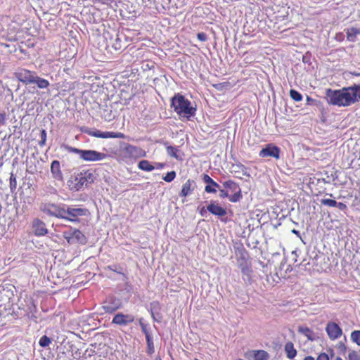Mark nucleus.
<instances>
[{
  "label": "nucleus",
  "mask_w": 360,
  "mask_h": 360,
  "mask_svg": "<svg viewBox=\"0 0 360 360\" xmlns=\"http://www.w3.org/2000/svg\"><path fill=\"white\" fill-rule=\"evenodd\" d=\"M326 98L329 104L339 107L349 106L360 101V85L354 84L338 90L328 89Z\"/></svg>",
  "instance_id": "obj_1"
},
{
  "label": "nucleus",
  "mask_w": 360,
  "mask_h": 360,
  "mask_svg": "<svg viewBox=\"0 0 360 360\" xmlns=\"http://www.w3.org/2000/svg\"><path fill=\"white\" fill-rule=\"evenodd\" d=\"M266 252H264L261 248L253 247L255 257L260 255L262 259L267 260V263L276 264L280 262L281 266L286 262L285 249L279 241L269 240V241H266Z\"/></svg>",
  "instance_id": "obj_2"
},
{
  "label": "nucleus",
  "mask_w": 360,
  "mask_h": 360,
  "mask_svg": "<svg viewBox=\"0 0 360 360\" xmlns=\"http://www.w3.org/2000/svg\"><path fill=\"white\" fill-rule=\"evenodd\" d=\"M171 105L179 115L186 118L194 116L196 112L195 107H193L188 99L179 94L172 98Z\"/></svg>",
  "instance_id": "obj_3"
},
{
  "label": "nucleus",
  "mask_w": 360,
  "mask_h": 360,
  "mask_svg": "<svg viewBox=\"0 0 360 360\" xmlns=\"http://www.w3.org/2000/svg\"><path fill=\"white\" fill-rule=\"evenodd\" d=\"M65 148L69 153L77 154L80 159L86 162L101 161L108 157L107 154L94 150H82L69 146Z\"/></svg>",
  "instance_id": "obj_4"
},
{
  "label": "nucleus",
  "mask_w": 360,
  "mask_h": 360,
  "mask_svg": "<svg viewBox=\"0 0 360 360\" xmlns=\"http://www.w3.org/2000/svg\"><path fill=\"white\" fill-rule=\"evenodd\" d=\"M90 213L86 208L68 207L65 210L64 219L74 223L84 224L89 218Z\"/></svg>",
  "instance_id": "obj_5"
},
{
  "label": "nucleus",
  "mask_w": 360,
  "mask_h": 360,
  "mask_svg": "<svg viewBox=\"0 0 360 360\" xmlns=\"http://www.w3.org/2000/svg\"><path fill=\"white\" fill-rule=\"evenodd\" d=\"M103 37L106 40V48H112L115 51H120L127 46L125 36L123 34L117 33L115 31L113 33L105 32Z\"/></svg>",
  "instance_id": "obj_6"
},
{
  "label": "nucleus",
  "mask_w": 360,
  "mask_h": 360,
  "mask_svg": "<svg viewBox=\"0 0 360 360\" xmlns=\"http://www.w3.org/2000/svg\"><path fill=\"white\" fill-rule=\"evenodd\" d=\"M94 174L89 172H82L72 180L73 188L79 191L82 189L84 186H87L89 184L94 182Z\"/></svg>",
  "instance_id": "obj_7"
},
{
  "label": "nucleus",
  "mask_w": 360,
  "mask_h": 360,
  "mask_svg": "<svg viewBox=\"0 0 360 360\" xmlns=\"http://www.w3.org/2000/svg\"><path fill=\"white\" fill-rule=\"evenodd\" d=\"M262 227V226H252L250 229V226H247L246 229H248V231L245 230L243 232V234H244V236H243V237H245V234L248 233V240L249 243L255 245L254 247H257V245L259 243V241L264 237V231Z\"/></svg>",
  "instance_id": "obj_8"
},
{
  "label": "nucleus",
  "mask_w": 360,
  "mask_h": 360,
  "mask_svg": "<svg viewBox=\"0 0 360 360\" xmlns=\"http://www.w3.org/2000/svg\"><path fill=\"white\" fill-rule=\"evenodd\" d=\"M15 288L13 285H8L0 288V307H5L13 304L14 301V291Z\"/></svg>",
  "instance_id": "obj_9"
},
{
  "label": "nucleus",
  "mask_w": 360,
  "mask_h": 360,
  "mask_svg": "<svg viewBox=\"0 0 360 360\" xmlns=\"http://www.w3.org/2000/svg\"><path fill=\"white\" fill-rule=\"evenodd\" d=\"M121 307V300L115 296H108L103 302L102 309L105 313L112 314Z\"/></svg>",
  "instance_id": "obj_10"
},
{
  "label": "nucleus",
  "mask_w": 360,
  "mask_h": 360,
  "mask_svg": "<svg viewBox=\"0 0 360 360\" xmlns=\"http://www.w3.org/2000/svg\"><path fill=\"white\" fill-rule=\"evenodd\" d=\"M234 254L237 260L238 265L239 264H243L249 262L250 259L248 251L244 248L243 245L240 242H236L233 243Z\"/></svg>",
  "instance_id": "obj_11"
},
{
  "label": "nucleus",
  "mask_w": 360,
  "mask_h": 360,
  "mask_svg": "<svg viewBox=\"0 0 360 360\" xmlns=\"http://www.w3.org/2000/svg\"><path fill=\"white\" fill-rule=\"evenodd\" d=\"M122 151L124 157L128 158H139L146 155V153L143 149L131 144H125Z\"/></svg>",
  "instance_id": "obj_12"
},
{
  "label": "nucleus",
  "mask_w": 360,
  "mask_h": 360,
  "mask_svg": "<svg viewBox=\"0 0 360 360\" xmlns=\"http://www.w3.org/2000/svg\"><path fill=\"white\" fill-rule=\"evenodd\" d=\"M65 238L70 244L79 243L84 245L87 242L86 236L80 231L77 229L65 233Z\"/></svg>",
  "instance_id": "obj_13"
},
{
  "label": "nucleus",
  "mask_w": 360,
  "mask_h": 360,
  "mask_svg": "<svg viewBox=\"0 0 360 360\" xmlns=\"http://www.w3.org/2000/svg\"><path fill=\"white\" fill-rule=\"evenodd\" d=\"M36 72L27 69H20L14 75L15 77L21 82L25 84H32Z\"/></svg>",
  "instance_id": "obj_14"
},
{
  "label": "nucleus",
  "mask_w": 360,
  "mask_h": 360,
  "mask_svg": "<svg viewBox=\"0 0 360 360\" xmlns=\"http://www.w3.org/2000/svg\"><path fill=\"white\" fill-rule=\"evenodd\" d=\"M134 316L130 314H124L119 312L116 314L112 320V323L120 326H126L134 321Z\"/></svg>",
  "instance_id": "obj_15"
},
{
  "label": "nucleus",
  "mask_w": 360,
  "mask_h": 360,
  "mask_svg": "<svg viewBox=\"0 0 360 360\" xmlns=\"http://www.w3.org/2000/svg\"><path fill=\"white\" fill-rule=\"evenodd\" d=\"M326 331L330 340H336L342 334V330L339 325L335 322L329 321L326 326Z\"/></svg>",
  "instance_id": "obj_16"
},
{
  "label": "nucleus",
  "mask_w": 360,
  "mask_h": 360,
  "mask_svg": "<svg viewBox=\"0 0 360 360\" xmlns=\"http://www.w3.org/2000/svg\"><path fill=\"white\" fill-rule=\"evenodd\" d=\"M280 153L281 150L278 147L273 144H268L260 150L259 155L261 158L271 157L278 159L280 158Z\"/></svg>",
  "instance_id": "obj_17"
},
{
  "label": "nucleus",
  "mask_w": 360,
  "mask_h": 360,
  "mask_svg": "<svg viewBox=\"0 0 360 360\" xmlns=\"http://www.w3.org/2000/svg\"><path fill=\"white\" fill-rule=\"evenodd\" d=\"M202 180L207 185L205 187V191L208 193H215L217 188H219V185L215 182L209 175L204 174Z\"/></svg>",
  "instance_id": "obj_18"
},
{
  "label": "nucleus",
  "mask_w": 360,
  "mask_h": 360,
  "mask_svg": "<svg viewBox=\"0 0 360 360\" xmlns=\"http://www.w3.org/2000/svg\"><path fill=\"white\" fill-rule=\"evenodd\" d=\"M239 269L241 271L243 274V279L245 281V283H250L251 281V274L252 273L251 264L250 262L242 263L238 265Z\"/></svg>",
  "instance_id": "obj_19"
},
{
  "label": "nucleus",
  "mask_w": 360,
  "mask_h": 360,
  "mask_svg": "<svg viewBox=\"0 0 360 360\" xmlns=\"http://www.w3.org/2000/svg\"><path fill=\"white\" fill-rule=\"evenodd\" d=\"M207 210L214 214L219 217L225 216L227 214L226 210L221 207L219 203L216 202H212L207 207Z\"/></svg>",
  "instance_id": "obj_20"
},
{
  "label": "nucleus",
  "mask_w": 360,
  "mask_h": 360,
  "mask_svg": "<svg viewBox=\"0 0 360 360\" xmlns=\"http://www.w3.org/2000/svg\"><path fill=\"white\" fill-rule=\"evenodd\" d=\"M196 187L195 181L188 179L186 183L183 185L181 191L180 193L181 196L186 197L192 193Z\"/></svg>",
  "instance_id": "obj_21"
},
{
  "label": "nucleus",
  "mask_w": 360,
  "mask_h": 360,
  "mask_svg": "<svg viewBox=\"0 0 360 360\" xmlns=\"http://www.w3.org/2000/svg\"><path fill=\"white\" fill-rule=\"evenodd\" d=\"M65 210L64 208H60L55 205H49L47 207L48 212L58 218L64 219Z\"/></svg>",
  "instance_id": "obj_22"
},
{
  "label": "nucleus",
  "mask_w": 360,
  "mask_h": 360,
  "mask_svg": "<svg viewBox=\"0 0 360 360\" xmlns=\"http://www.w3.org/2000/svg\"><path fill=\"white\" fill-rule=\"evenodd\" d=\"M51 172L53 176L58 179L62 180L63 175L60 170V162L58 160H53L51 165Z\"/></svg>",
  "instance_id": "obj_23"
},
{
  "label": "nucleus",
  "mask_w": 360,
  "mask_h": 360,
  "mask_svg": "<svg viewBox=\"0 0 360 360\" xmlns=\"http://www.w3.org/2000/svg\"><path fill=\"white\" fill-rule=\"evenodd\" d=\"M297 330L306 336L309 340L314 341L316 339V334L307 326H299Z\"/></svg>",
  "instance_id": "obj_24"
},
{
  "label": "nucleus",
  "mask_w": 360,
  "mask_h": 360,
  "mask_svg": "<svg viewBox=\"0 0 360 360\" xmlns=\"http://www.w3.org/2000/svg\"><path fill=\"white\" fill-rule=\"evenodd\" d=\"M284 350L286 353V356L288 359H292L297 355V350L294 347V345L292 342H288L284 347Z\"/></svg>",
  "instance_id": "obj_25"
},
{
  "label": "nucleus",
  "mask_w": 360,
  "mask_h": 360,
  "mask_svg": "<svg viewBox=\"0 0 360 360\" xmlns=\"http://www.w3.org/2000/svg\"><path fill=\"white\" fill-rule=\"evenodd\" d=\"M223 187L229 191V193H234L240 189L239 185L232 180H229L223 183Z\"/></svg>",
  "instance_id": "obj_26"
},
{
  "label": "nucleus",
  "mask_w": 360,
  "mask_h": 360,
  "mask_svg": "<svg viewBox=\"0 0 360 360\" xmlns=\"http://www.w3.org/2000/svg\"><path fill=\"white\" fill-rule=\"evenodd\" d=\"M346 33L347 40L354 42L356 41V36L360 34V30L356 27H351L347 30Z\"/></svg>",
  "instance_id": "obj_27"
},
{
  "label": "nucleus",
  "mask_w": 360,
  "mask_h": 360,
  "mask_svg": "<svg viewBox=\"0 0 360 360\" xmlns=\"http://www.w3.org/2000/svg\"><path fill=\"white\" fill-rule=\"evenodd\" d=\"M32 84H35L39 89H46L49 86V82L44 78L39 77L37 74Z\"/></svg>",
  "instance_id": "obj_28"
},
{
  "label": "nucleus",
  "mask_w": 360,
  "mask_h": 360,
  "mask_svg": "<svg viewBox=\"0 0 360 360\" xmlns=\"http://www.w3.org/2000/svg\"><path fill=\"white\" fill-rule=\"evenodd\" d=\"M116 117L115 112H112V108L106 106L105 108L103 109L102 113V117L108 122L112 121Z\"/></svg>",
  "instance_id": "obj_29"
},
{
  "label": "nucleus",
  "mask_w": 360,
  "mask_h": 360,
  "mask_svg": "<svg viewBox=\"0 0 360 360\" xmlns=\"http://www.w3.org/2000/svg\"><path fill=\"white\" fill-rule=\"evenodd\" d=\"M252 353L254 360H268L269 358V354L264 350H254Z\"/></svg>",
  "instance_id": "obj_30"
},
{
  "label": "nucleus",
  "mask_w": 360,
  "mask_h": 360,
  "mask_svg": "<svg viewBox=\"0 0 360 360\" xmlns=\"http://www.w3.org/2000/svg\"><path fill=\"white\" fill-rule=\"evenodd\" d=\"M138 167L146 172H151L155 169V166H153L150 162L148 160H143L139 162Z\"/></svg>",
  "instance_id": "obj_31"
},
{
  "label": "nucleus",
  "mask_w": 360,
  "mask_h": 360,
  "mask_svg": "<svg viewBox=\"0 0 360 360\" xmlns=\"http://www.w3.org/2000/svg\"><path fill=\"white\" fill-rule=\"evenodd\" d=\"M161 310V306L158 301H153L150 303V312L151 315H155L157 314L158 315V312Z\"/></svg>",
  "instance_id": "obj_32"
},
{
  "label": "nucleus",
  "mask_w": 360,
  "mask_h": 360,
  "mask_svg": "<svg viewBox=\"0 0 360 360\" xmlns=\"http://www.w3.org/2000/svg\"><path fill=\"white\" fill-rule=\"evenodd\" d=\"M147 343V352L148 354H152L155 352L154 344L152 335L146 337Z\"/></svg>",
  "instance_id": "obj_33"
},
{
  "label": "nucleus",
  "mask_w": 360,
  "mask_h": 360,
  "mask_svg": "<svg viewBox=\"0 0 360 360\" xmlns=\"http://www.w3.org/2000/svg\"><path fill=\"white\" fill-rule=\"evenodd\" d=\"M34 230L32 231L35 236H42L46 235L48 233L46 229L44 226H32Z\"/></svg>",
  "instance_id": "obj_34"
},
{
  "label": "nucleus",
  "mask_w": 360,
  "mask_h": 360,
  "mask_svg": "<svg viewBox=\"0 0 360 360\" xmlns=\"http://www.w3.org/2000/svg\"><path fill=\"white\" fill-rule=\"evenodd\" d=\"M241 198V189L234 192L233 195H229V200L233 202H238Z\"/></svg>",
  "instance_id": "obj_35"
},
{
  "label": "nucleus",
  "mask_w": 360,
  "mask_h": 360,
  "mask_svg": "<svg viewBox=\"0 0 360 360\" xmlns=\"http://www.w3.org/2000/svg\"><path fill=\"white\" fill-rule=\"evenodd\" d=\"M351 339L357 345L360 346V330H354L352 332Z\"/></svg>",
  "instance_id": "obj_36"
},
{
  "label": "nucleus",
  "mask_w": 360,
  "mask_h": 360,
  "mask_svg": "<svg viewBox=\"0 0 360 360\" xmlns=\"http://www.w3.org/2000/svg\"><path fill=\"white\" fill-rule=\"evenodd\" d=\"M51 342V340L50 338L46 335H43L39 341V345L41 347H46L50 345Z\"/></svg>",
  "instance_id": "obj_37"
},
{
  "label": "nucleus",
  "mask_w": 360,
  "mask_h": 360,
  "mask_svg": "<svg viewBox=\"0 0 360 360\" xmlns=\"http://www.w3.org/2000/svg\"><path fill=\"white\" fill-rule=\"evenodd\" d=\"M290 96L295 101H301L302 100V96L300 93L295 89L290 91Z\"/></svg>",
  "instance_id": "obj_38"
},
{
  "label": "nucleus",
  "mask_w": 360,
  "mask_h": 360,
  "mask_svg": "<svg viewBox=\"0 0 360 360\" xmlns=\"http://www.w3.org/2000/svg\"><path fill=\"white\" fill-rule=\"evenodd\" d=\"M321 203L323 205L335 207H336L337 202L335 200L323 198L321 200Z\"/></svg>",
  "instance_id": "obj_39"
},
{
  "label": "nucleus",
  "mask_w": 360,
  "mask_h": 360,
  "mask_svg": "<svg viewBox=\"0 0 360 360\" xmlns=\"http://www.w3.org/2000/svg\"><path fill=\"white\" fill-rule=\"evenodd\" d=\"M106 269H109L110 271L116 272L119 274H122L123 276L124 275L123 273V268L122 266H120V265L114 264V265L108 266L106 267Z\"/></svg>",
  "instance_id": "obj_40"
},
{
  "label": "nucleus",
  "mask_w": 360,
  "mask_h": 360,
  "mask_svg": "<svg viewBox=\"0 0 360 360\" xmlns=\"http://www.w3.org/2000/svg\"><path fill=\"white\" fill-rule=\"evenodd\" d=\"M175 177H176V172L174 171H172V172H167V174L162 177V179L166 182H171L175 179Z\"/></svg>",
  "instance_id": "obj_41"
},
{
  "label": "nucleus",
  "mask_w": 360,
  "mask_h": 360,
  "mask_svg": "<svg viewBox=\"0 0 360 360\" xmlns=\"http://www.w3.org/2000/svg\"><path fill=\"white\" fill-rule=\"evenodd\" d=\"M17 187V181L16 177L13 174H11L10 176V188L11 191L13 192L14 190H15Z\"/></svg>",
  "instance_id": "obj_42"
},
{
  "label": "nucleus",
  "mask_w": 360,
  "mask_h": 360,
  "mask_svg": "<svg viewBox=\"0 0 360 360\" xmlns=\"http://www.w3.org/2000/svg\"><path fill=\"white\" fill-rule=\"evenodd\" d=\"M176 152L177 149L176 148L171 146L167 147V153L170 156L177 158Z\"/></svg>",
  "instance_id": "obj_43"
},
{
  "label": "nucleus",
  "mask_w": 360,
  "mask_h": 360,
  "mask_svg": "<svg viewBox=\"0 0 360 360\" xmlns=\"http://www.w3.org/2000/svg\"><path fill=\"white\" fill-rule=\"evenodd\" d=\"M41 140L39 142L40 146H44L46 141V131L45 129H42L40 133Z\"/></svg>",
  "instance_id": "obj_44"
},
{
  "label": "nucleus",
  "mask_w": 360,
  "mask_h": 360,
  "mask_svg": "<svg viewBox=\"0 0 360 360\" xmlns=\"http://www.w3.org/2000/svg\"><path fill=\"white\" fill-rule=\"evenodd\" d=\"M89 134L94 137L103 139V131H101L100 130H94L93 131L89 132Z\"/></svg>",
  "instance_id": "obj_45"
},
{
  "label": "nucleus",
  "mask_w": 360,
  "mask_h": 360,
  "mask_svg": "<svg viewBox=\"0 0 360 360\" xmlns=\"http://www.w3.org/2000/svg\"><path fill=\"white\" fill-rule=\"evenodd\" d=\"M348 360H360V357L356 352L352 351L349 354Z\"/></svg>",
  "instance_id": "obj_46"
},
{
  "label": "nucleus",
  "mask_w": 360,
  "mask_h": 360,
  "mask_svg": "<svg viewBox=\"0 0 360 360\" xmlns=\"http://www.w3.org/2000/svg\"><path fill=\"white\" fill-rule=\"evenodd\" d=\"M219 191V196L222 198H229V191H227L226 188H221L219 186V188H218Z\"/></svg>",
  "instance_id": "obj_47"
},
{
  "label": "nucleus",
  "mask_w": 360,
  "mask_h": 360,
  "mask_svg": "<svg viewBox=\"0 0 360 360\" xmlns=\"http://www.w3.org/2000/svg\"><path fill=\"white\" fill-rule=\"evenodd\" d=\"M142 332L144 333L145 336L151 335V333L150 331V328H148L147 324H145L142 326H141Z\"/></svg>",
  "instance_id": "obj_48"
},
{
  "label": "nucleus",
  "mask_w": 360,
  "mask_h": 360,
  "mask_svg": "<svg viewBox=\"0 0 360 360\" xmlns=\"http://www.w3.org/2000/svg\"><path fill=\"white\" fill-rule=\"evenodd\" d=\"M6 115L5 112H0V127L6 124Z\"/></svg>",
  "instance_id": "obj_49"
},
{
  "label": "nucleus",
  "mask_w": 360,
  "mask_h": 360,
  "mask_svg": "<svg viewBox=\"0 0 360 360\" xmlns=\"http://www.w3.org/2000/svg\"><path fill=\"white\" fill-rule=\"evenodd\" d=\"M197 37L201 41H205L207 39V34L204 32L198 33Z\"/></svg>",
  "instance_id": "obj_50"
},
{
  "label": "nucleus",
  "mask_w": 360,
  "mask_h": 360,
  "mask_svg": "<svg viewBox=\"0 0 360 360\" xmlns=\"http://www.w3.org/2000/svg\"><path fill=\"white\" fill-rule=\"evenodd\" d=\"M153 319L155 321H157L158 323L161 322L162 319V316L160 313V311L158 312V315L157 314H155V315H151Z\"/></svg>",
  "instance_id": "obj_51"
},
{
  "label": "nucleus",
  "mask_w": 360,
  "mask_h": 360,
  "mask_svg": "<svg viewBox=\"0 0 360 360\" xmlns=\"http://www.w3.org/2000/svg\"><path fill=\"white\" fill-rule=\"evenodd\" d=\"M257 257H258V264L263 269V271L264 272V269L267 267V263H264L263 261L261 260L262 257L260 255H259Z\"/></svg>",
  "instance_id": "obj_52"
},
{
  "label": "nucleus",
  "mask_w": 360,
  "mask_h": 360,
  "mask_svg": "<svg viewBox=\"0 0 360 360\" xmlns=\"http://www.w3.org/2000/svg\"><path fill=\"white\" fill-rule=\"evenodd\" d=\"M316 360H329V356L327 354L323 352L318 356Z\"/></svg>",
  "instance_id": "obj_53"
},
{
  "label": "nucleus",
  "mask_w": 360,
  "mask_h": 360,
  "mask_svg": "<svg viewBox=\"0 0 360 360\" xmlns=\"http://www.w3.org/2000/svg\"><path fill=\"white\" fill-rule=\"evenodd\" d=\"M114 138L113 131H103V139Z\"/></svg>",
  "instance_id": "obj_54"
},
{
  "label": "nucleus",
  "mask_w": 360,
  "mask_h": 360,
  "mask_svg": "<svg viewBox=\"0 0 360 360\" xmlns=\"http://www.w3.org/2000/svg\"><path fill=\"white\" fill-rule=\"evenodd\" d=\"M336 207H338V209L342 211H345L347 208V205L345 203L338 202H337Z\"/></svg>",
  "instance_id": "obj_55"
},
{
  "label": "nucleus",
  "mask_w": 360,
  "mask_h": 360,
  "mask_svg": "<svg viewBox=\"0 0 360 360\" xmlns=\"http://www.w3.org/2000/svg\"><path fill=\"white\" fill-rule=\"evenodd\" d=\"M29 302L31 304V306L29 307L30 311L32 313L33 311H36V307L33 303V300L32 299L29 300Z\"/></svg>",
  "instance_id": "obj_56"
},
{
  "label": "nucleus",
  "mask_w": 360,
  "mask_h": 360,
  "mask_svg": "<svg viewBox=\"0 0 360 360\" xmlns=\"http://www.w3.org/2000/svg\"><path fill=\"white\" fill-rule=\"evenodd\" d=\"M154 166L155 169H162L165 166V164L161 162H155Z\"/></svg>",
  "instance_id": "obj_57"
},
{
  "label": "nucleus",
  "mask_w": 360,
  "mask_h": 360,
  "mask_svg": "<svg viewBox=\"0 0 360 360\" xmlns=\"http://www.w3.org/2000/svg\"><path fill=\"white\" fill-rule=\"evenodd\" d=\"M338 349L342 352H345L347 349V347L345 346V345L342 342H339L338 343Z\"/></svg>",
  "instance_id": "obj_58"
},
{
  "label": "nucleus",
  "mask_w": 360,
  "mask_h": 360,
  "mask_svg": "<svg viewBox=\"0 0 360 360\" xmlns=\"http://www.w3.org/2000/svg\"><path fill=\"white\" fill-rule=\"evenodd\" d=\"M114 138L124 139L125 135L121 132H114Z\"/></svg>",
  "instance_id": "obj_59"
},
{
  "label": "nucleus",
  "mask_w": 360,
  "mask_h": 360,
  "mask_svg": "<svg viewBox=\"0 0 360 360\" xmlns=\"http://www.w3.org/2000/svg\"><path fill=\"white\" fill-rule=\"evenodd\" d=\"M111 0H94L95 3H101L104 5H108Z\"/></svg>",
  "instance_id": "obj_60"
},
{
  "label": "nucleus",
  "mask_w": 360,
  "mask_h": 360,
  "mask_svg": "<svg viewBox=\"0 0 360 360\" xmlns=\"http://www.w3.org/2000/svg\"><path fill=\"white\" fill-rule=\"evenodd\" d=\"M6 226H0V239L6 234Z\"/></svg>",
  "instance_id": "obj_61"
},
{
  "label": "nucleus",
  "mask_w": 360,
  "mask_h": 360,
  "mask_svg": "<svg viewBox=\"0 0 360 360\" xmlns=\"http://www.w3.org/2000/svg\"><path fill=\"white\" fill-rule=\"evenodd\" d=\"M344 35L342 33H338L336 34L335 39L338 41H342L343 39Z\"/></svg>",
  "instance_id": "obj_62"
},
{
  "label": "nucleus",
  "mask_w": 360,
  "mask_h": 360,
  "mask_svg": "<svg viewBox=\"0 0 360 360\" xmlns=\"http://www.w3.org/2000/svg\"><path fill=\"white\" fill-rule=\"evenodd\" d=\"M292 233H293L296 234L297 236H298L300 238V239L303 241V239H302V236L300 235V232L298 231H297L295 229H292Z\"/></svg>",
  "instance_id": "obj_63"
},
{
  "label": "nucleus",
  "mask_w": 360,
  "mask_h": 360,
  "mask_svg": "<svg viewBox=\"0 0 360 360\" xmlns=\"http://www.w3.org/2000/svg\"><path fill=\"white\" fill-rule=\"evenodd\" d=\"M304 360H314V358L311 356H306Z\"/></svg>",
  "instance_id": "obj_64"
}]
</instances>
